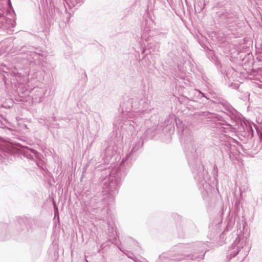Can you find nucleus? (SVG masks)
Instances as JSON below:
<instances>
[{"label":"nucleus","instance_id":"7","mask_svg":"<svg viewBox=\"0 0 262 262\" xmlns=\"http://www.w3.org/2000/svg\"><path fill=\"white\" fill-rule=\"evenodd\" d=\"M40 54L33 51H29L28 53H25L23 54V57L22 58L26 59V63H30L32 64L34 63L35 64L38 63L37 61L39 59Z\"/></svg>","mask_w":262,"mask_h":262},{"label":"nucleus","instance_id":"21","mask_svg":"<svg viewBox=\"0 0 262 262\" xmlns=\"http://www.w3.org/2000/svg\"><path fill=\"white\" fill-rule=\"evenodd\" d=\"M71 52H71V51L70 50V51H69V53H68V55H70V54H71Z\"/></svg>","mask_w":262,"mask_h":262},{"label":"nucleus","instance_id":"19","mask_svg":"<svg viewBox=\"0 0 262 262\" xmlns=\"http://www.w3.org/2000/svg\"><path fill=\"white\" fill-rule=\"evenodd\" d=\"M141 37L142 39H143V38H145L146 37V34H144V36L142 35Z\"/></svg>","mask_w":262,"mask_h":262},{"label":"nucleus","instance_id":"27","mask_svg":"<svg viewBox=\"0 0 262 262\" xmlns=\"http://www.w3.org/2000/svg\"><path fill=\"white\" fill-rule=\"evenodd\" d=\"M214 168H217V167L215 166V167H214Z\"/></svg>","mask_w":262,"mask_h":262},{"label":"nucleus","instance_id":"8","mask_svg":"<svg viewBox=\"0 0 262 262\" xmlns=\"http://www.w3.org/2000/svg\"><path fill=\"white\" fill-rule=\"evenodd\" d=\"M23 154L27 158L33 160L37 156V152L36 150L28 147L23 149Z\"/></svg>","mask_w":262,"mask_h":262},{"label":"nucleus","instance_id":"22","mask_svg":"<svg viewBox=\"0 0 262 262\" xmlns=\"http://www.w3.org/2000/svg\"><path fill=\"white\" fill-rule=\"evenodd\" d=\"M128 257H129V258H130L133 259V258L131 257V255H128Z\"/></svg>","mask_w":262,"mask_h":262},{"label":"nucleus","instance_id":"15","mask_svg":"<svg viewBox=\"0 0 262 262\" xmlns=\"http://www.w3.org/2000/svg\"><path fill=\"white\" fill-rule=\"evenodd\" d=\"M196 93H199V96H200V95H201V97H205L207 99H208L207 97L205 96L204 94L202 93L201 91H200L199 90H196Z\"/></svg>","mask_w":262,"mask_h":262},{"label":"nucleus","instance_id":"24","mask_svg":"<svg viewBox=\"0 0 262 262\" xmlns=\"http://www.w3.org/2000/svg\"><path fill=\"white\" fill-rule=\"evenodd\" d=\"M42 100H41V98H39V102H41Z\"/></svg>","mask_w":262,"mask_h":262},{"label":"nucleus","instance_id":"1","mask_svg":"<svg viewBox=\"0 0 262 262\" xmlns=\"http://www.w3.org/2000/svg\"><path fill=\"white\" fill-rule=\"evenodd\" d=\"M149 104V100L146 98L140 99L139 101H135L133 103V107L137 110L128 112L116 118L114 121V125L117 129L120 127L121 129L129 130L136 129L140 124H142L141 129L148 128L146 124L149 121L146 119L144 123L142 122L144 120L143 118L148 117L147 115L151 110Z\"/></svg>","mask_w":262,"mask_h":262},{"label":"nucleus","instance_id":"4","mask_svg":"<svg viewBox=\"0 0 262 262\" xmlns=\"http://www.w3.org/2000/svg\"><path fill=\"white\" fill-rule=\"evenodd\" d=\"M194 178L200 189L202 188L204 190V191L202 192L204 197L206 194L209 195L212 192L214 185L211 184L210 177L202 165L200 167V172L195 174Z\"/></svg>","mask_w":262,"mask_h":262},{"label":"nucleus","instance_id":"5","mask_svg":"<svg viewBox=\"0 0 262 262\" xmlns=\"http://www.w3.org/2000/svg\"><path fill=\"white\" fill-rule=\"evenodd\" d=\"M247 241L245 237L237 236L236 238L228 251L230 258L235 257L241 251V249L246 246Z\"/></svg>","mask_w":262,"mask_h":262},{"label":"nucleus","instance_id":"20","mask_svg":"<svg viewBox=\"0 0 262 262\" xmlns=\"http://www.w3.org/2000/svg\"><path fill=\"white\" fill-rule=\"evenodd\" d=\"M239 190H240V191L242 192L243 191L242 188H239Z\"/></svg>","mask_w":262,"mask_h":262},{"label":"nucleus","instance_id":"26","mask_svg":"<svg viewBox=\"0 0 262 262\" xmlns=\"http://www.w3.org/2000/svg\"><path fill=\"white\" fill-rule=\"evenodd\" d=\"M214 168H217V167L215 166V167H214Z\"/></svg>","mask_w":262,"mask_h":262},{"label":"nucleus","instance_id":"2","mask_svg":"<svg viewBox=\"0 0 262 262\" xmlns=\"http://www.w3.org/2000/svg\"><path fill=\"white\" fill-rule=\"evenodd\" d=\"M142 145V143L139 141L135 146L133 147L129 155H127L122 159L120 165L117 167L113 168L109 172L108 176L102 179L101 184L103 185V188L106 189V192H109L110 195H112V192L119 188L122 180L125 177L127 173V169L125 167V163L127 161L130 154L137 150ZM113 193L114 194V193Z\"/></svg>","mask_w":262,"mask_h":262},{"label":"nucleus","instance_id":"14","mask_svg":"<svg viewBox=\"0 0 262 262\" xmlns=\"http://www.w3.org/2000/svg\"><path fill=\"white\" fill-rule=\"evenodd\" d=\"M49 1L50 2V4H52L53 5V6L54 7V9H56V8L57 9H59L58 7L60 6L58 4V3L56 1L55 2V0H49Z\"/></svg>","mask_w":262,"mask_h":262},{"label":"nucleus","instance_id":"16","mask_svg":"<svg viewBox=\"0 0 262 262\" xmlns=\"http://www.w3.org/2000/svg\"><path fill=\"white\" fill-rule=\"evenodd\" d=\"M134 261L135 262H147V261L146 260H144V261H141V260L136 258L135 259H133Z\"/></svg>","mask_w":262,"mask_h":262},{"label":"nucleus","instance_id":"13","mask_svg":"<svg viewBox=\"0 0 262 262\" xmlns=\"http://www.w3.org/2000/svg\"><path fill=\"white\" fill-rule=\"evenodd\" d=\"M255 80L259 81L261 83H257L258 87L262 89V76H257L255 78Z\"/></svg>","mask_w":262,"mask_h":262},{"label":"nucleus","instance_id":"25","mask_svg":"<svg viewBox=\"0 0 262 262\" xmlns=\"http://www.w3.org/2000/svg\"><path fill=\"white\" fill-rule=\"evenodd\" d=\"M115 234H116V235H117V231H116V230H115Z\"/></svg>","mask_w":262,"mask_h":262},{"label":"nucleus","instance_id":"9","mask_svg":"<svg viewBox=\"0 0 262 262\" xmlns=\"http://www.w3.org/2000/svg\"><path fill=\"white\" fill-rule=\"evenodd\" d=\"M196 144L193 141L191 142L189 144H188L186 146L187 151H186L187 156L189 154H191L192 157H195L196 150Z\"/></svg>","mask_w":262,"mask_h":262},{"label":"nucleus","instance_id":"6","mask_svg":"<svg viewBox=\"0 0 262 262\" xmlns=\"http://www.w3.org/2000/svg\"><path fill=\"white\" fill-rule=\"evenodd\" d=\"M117 147L115 145H109L107 147L105 151L104 158V162L107 163L111 164L114 163L116 161L118 157Z\"/></svg>","mask_w":262,"mask_h":262},{"label":"nucleus","instance_id":"12","mask_svg":"<svg viewBox=\"0 0 262 262\" xmlns=\"http://www.w3.org/2000/svg\"><path fill=\"white\" fill-rule=\"evenodd\" d=\"M221 18L224 19L226 18L227 19L226 23H231V22L234 21V18L232 17V16L230 14H223L221 16Z\"/></svg>","mask_w":262,"mask_h":262},{"label":"nucleus","instance_id":"11","mask_svg":"<svg viewBox=\"0 0 262 262\" xmlns=\"http://www.w3.org/2000/svg\"><path fill=\"white\" fill-rule=\"evenodd\" d=\"M8 226L5 224H2L0 226V239H5Z\"/></svg>","mask_w":262,"mask_h":262},{"label":"nucleus","instance_id":"10","mask_svg":"<svg viewBox=\"0 0 262 262\" xmlns=\"http://www.w3.org/2000/svg\"><path fill=\"white\" fill-rule=\"evenodd\" d=\"M83 0H63L62 4L64 5V11H67V8L64 5V2H65L67 5L70 8L76 7V6L80 5L81 3H82Z\"/></svg>","mask_w":262,"mask_h":262},{"label":"nucleus","instance_id":"3","mask_svg":"<svg viewBox=\"0 0 262 262\" xmlns=\"http://www.w3.org/2000/svg\"><path fill=\"white\" fill-rule=\"evenodd\" d=\"M113 198L107 194H98L96 196L92 198L89 204L86 205L88 206L89 209L92 211L96 213L100 211L104 214L107 210V207L110 204V202L113 201Z\"/></svg>","mask_w":262,"mask_h":262},{"label":"nucleus","instance_id":"23","mask_svg":"<svg viewBox=\"0 0 262 262\" xmlns=\"http://www.w3.org/2000/svg\"><path fill=\"white\" fill-rule=\"evenodd\" d=\"M128 257H129V258H130L133 259V258L131 257V255H128Z\"/></svg>","mask_w":262,"mask_h":262},{"label":"nucleus","instance_id":"17","mask_svg":"<svg viewBox=\"0 0 262 262\" xmlns=\"http://www.w3.org/2000/svg\"><path fill=\"white\" fill-rule=\"evenodd\" d=\"M23 52H24V50H23ZM25 53V52H24V53ZM23 54H24V52H21V55H19L18 58H19V59H23V60H26V59H24L22 58L23 57Z\"/></svg>","mask_w":262,"mask_h":262},{"label":"nucleus","instance_id":"18","mask_svg":"<svg viewBox=\"0 0 262 262\" xmlns=\"http://www.w3.org/2000/svg\"><path fill=\"white\" fill-rule=\"evenodd\" d=\"M164 255H165V254H162V255H160V256H159V260H163V258H164V257H165Z\"/></svg>","mask_w":262,"mask_h":262}]
</instances>
